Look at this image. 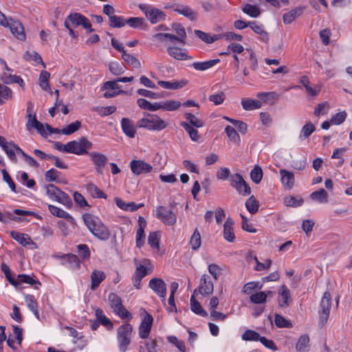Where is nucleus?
Masks as SVG:
<instances>
[{
  "mask_svg": "<svg viewBox=\"0 0 352 352\" xmlns=\"http://www.w3.org/2000/svg\"><path fill=\"white\" fill-rule=\"evenodd\" d=\"M63 265H67L68 267L73 269H78L80 267V261L75 254H67L63 257Z\"/></svg>",
  "mask_w": 352,
  "mask_h": 352,
  "instance_id": "nucleus-31",
  "label": "nucleus"
},
{
  "mask_svg": "<svg viewBox=\"0 0 352 352\" xmlns=\"http://www.w3.org/2000/svg\"><path fill=\"white\" fill-rule=\"evenodd\" d=\"M303 12V8L297 7L292 9L289 12L285 13L283 16V20L285 24H290L300 16Z\"/></svg>",
  "mask_w": 352,
  "mask_h": 352,
  "instance_id": "nucleus-22",
  "label": "nucleus"
},
{
  "mask_svg": "<svg viewBox=\"0 0 352 352\" xmlns=\"http://www.w3.org/2000/svg\"><path fill=\"white\" fill-rule=\"evenodd\" d=\"M148 287L160 298H162V301L164 302L165 298L166 296V284L165 282L157 278H153L150 280L148 283Z\"/></svg>",
  "mask_w": 352,
  "mask_h": 352,
  "instance_id": "nucleus-13",
  "label": "nucleus"
},
{
  "mask_svg": "<svg viewBox=\"0 0 352 352\" xmlns=\"http://www.w3.org/2000/svg\"><path fill=\"white\" fill-rule=\"evenodd\" d=\"M104 278L105 274L103 272L94 270L91 274V289L95 290Z\"/></svg>",
  "mask_w": 352,
  "mask_h": 352,
  "instance_id": "nucleus-28",
  "label": "nucleus"
},
{
  "mask_svg": "<svg viewBox=\"0 0 352 352\" xmlns=\"http://www.w3.org/2000/svg\"><path fill=\"white\" fill-rule=\"evenodd\" d=\"M181 126L188 132L190 139L192 141H198L199 139V135L198 134V131L197 129L192 127L187 122H183L181 123Z\"/></svg>",
  "mask_w": 352,
  "mask_h": 352,
  "instance_id": "nucleus-53",
  "label": "nucleus"
},
{
  "mask_svg": "<svg viewBox=\"0 0 352 352\" xmlns=\"http://www.w3.org/2000/svg\"><path fill=\"white\" fill-rule=\"evenodd\" d=\"M274 323L279 328H291L293 327L291 321L278 314L274 316Z\"/></svg>",
  "mask_w": 352,
  "mask_h": 352,
  "instance_id": "nucleus-46",
  "label": "nucleus"
},
{
  "mask_svg": "<svg viewBox=\"0 0 352 352\" xmlns=\"http://www.w3.org/2000/svg\"><path fill=\"white\" fill-rule=\"evenodd\" d=\"M121 126L126 135L129 138L135 137L136 130L129 119L125 118H122Z\"/></svg>",
  "mask_w": 352,
  "mask_h": 352,
  "instance_id": "nucleus-29",
  "label": "nucleus"
},
{
  "mask_svg": "<svg viewBox=\"0 0 352 352\" xmlns=\"http://www.w3.org/2000/svg\"><path fill=\"white\" fill-rule=\"evenodd\" d=\"M48 208L53 215L68 219L70 223L75 224V219L68 212L61 208L50 204L48 205Z\"/></svg>",
  "mask_w": 352,
  "mask_h": 352,
  "instance_id": "nucleus-23",
  "label": "nucleus"
},
{
  "mask_svg": "<svg viewBox=\"0 0 352 352\" xmlns=\"http://www.w3.org/2000/svg\"><path fill=\"white\" fill-rule=\"evenodd\" d=\"M225 132L230 141L235 144H239L240 136L233 127L227 126L225 129Z\"/></svg>",
  "mask_w": 352,
  "mask_h": 352,
  "instance_id": "nucleus-54",
  "label": "nucleus"
},
{
  "mask_svg": "<svg viewBox=\"0 0 352 352\" xmlns=\"http://www.w3.org/2000/svg\"><path fill=\"white\" fill-rule=\"evenodd\" d=\"M250 177L252 182L256 184L261 182L263 178V170L258 165H256L250 171Z\"/></svg>",
  "mask_w": 352,
  "mask_h": 352,
  "instance_id": "nucleus-49",
  "label": "nucleus"
},
{
  "mask_svg": "<svg viewBox=\"0 0 352 352\" xmlns=\"http://www.w3.org/2000/svg\"><path fill=\"white\" fill-rule=\"evenodd\" d=\"M84 222L94 236L101 241H107L110 237V231L100 219L91 214H85L82 216Z\"/></svg>",
  "mask_w": 352,
  "mask_h": 352,
  "instance_id": "nucleus-1",
  "label": "nucleus"
},
{
  "mask_svg": "<svg viewBox=\"0 0 352 352\" xmlns=\"http://www.w3.org/2000/svg\"><path fill=\"white\" fill-rule=\"evenodd\" d=\"M310 198L320 204H326L328 202V194L323 188L311 192L310 194Z\"/></svg>",
  "mask_w": 352,
  "mask_h": 352,
  "instance_id": "nucleus-34",
  "label": "nucleus"
},
{
  "mask_svg": "<svg viewBox=\"0 0 352 352\" xmlns=\"http://www.w3.org/2000/svg\"><path fill=\"white\" fill-rule=\"evenodd\" d=\"M158 85L162 87L167 89L175 90L178 89H181L186 86L188 83L187 80H182L181 81H173L168 82L164 80H159L157 82Z\"/></svg>",
  "mask_w": 352,
  "mask_h": 352,
  "instance_id": "nucleus-25",
  "label": "nucleus"
},
{
  "mask_svg": "<svg viewBox=\"0 0 352 352\" xmlns=\"http://www.w3.org/2000/svg\"><path fill=\"white\" fill-rule=\"evenodd\" d=\"M245 207L251 214H254L258 210L259 204L254 196H251L246 200Z\"/></svg>",
  "mask_w": 352,
  "mask_h": 352,
  "instance_id": "nucleus-50",
  "label": "nucleus"
},
{
  "mask_svg": "<svg viewBox=\"0 0 352 352\" xmlns=\"http://www.w3.org/2000/svg\"><path fill=\"white\" fill-rule=\"evenodd\" d=\"M88 155L94 165L96 173L98 174H102L103 169L108 162L107 157L99 152H91Z\"/></svg>",
  "mask_w": 352,
  "mask_h": 352,
  "instance_id": "nucleus-12",
  "label": "nucleus"
},
{
  "mask_svg": "<svg viewBox=\"0 0 352 352\" xmlns=\"http://www.w3.org/2000/svg\"><path fill=\"white\" fill-rule=\"evenodd\" d=\"M184 117L192 127L200 128L203 126L202 121L190 113H185Z\"/></svg>",
  "mask_w": 352,
  "mask_h": 352,
  "instance_id": "nucleus-51",
  "label": "nucleus"
},
{
  "mask_svg": "<svg viewBox=\"0 0 352 352\" xmlns=\"http://www.w3.org/2000/svg\"><path fill=\"white\" fill-rule=\"evenodd\" d=\"M81 125L80 121L76 120L74 122H72L67 125L66 127L61 129V133L65 135H70L76 131H78Z\"/></svg>",
  "mask_w": 352,
  "mask_h": 352,
  "instance_id": "nucleus-63",
  "label": "nucleus"
},
{
  "mask_svg": "<svg viewBox=\"0 0 352 352\" xmlns=\"http://www.w3.org/2000/svg\"><path fill=\"white\" fill-rule=\"evenodd\" d=\"M138 126L151 131H161L166 127V124L157 115L144 113V116L138 121Z\"/></svg>",
  "mask_w": 352,
  "mask_h": 352,
  "instance_id": "nucleus-3",
  "label": "nucleus"
},
{
  "mask_svg": "<svg viewBox=\"0 0 352 352\" xmlns=\"http://www.w3.org/2000/svg\"><path fill=\"white\" fill-rule=\"evenodd\" d=\"M155 215L157 219L166 225L173 226L177 221L176 214L170 210H168L167 208L162 206H160L156 208L155 210Z\"/></svg>",
  "mask_w": 352,
  "mask_h": 352,
  "instance_id": "nucleus-10",
  "label": "nucleus"
},
{
  "mask_svg": "<svg viewBox=\"0 0 352 352\" xmlns=\"http://www.w3.org/2000/svg\"><path fill=\"white\" fill-rule=\"evenodd\" d=\"M233 225L234 221L230 217L226 219L223 225V237L229 242H233L235 239Z\"/></svg>",
  "mask_w": 352,
  "mask_h": 352,
  "instance_id": "nucleus-18",
  "label": "nucleus"
},
{
  "mask_svg": "<svg viewBox=\"0 0 352 352\" xmlns=\"http://www.w3.org/2000/svg\"><path fill=\"white\" fill-rule=\"evenodd\" d=\"M201 235L197 228H195L190 240V244L192 249L194 250L199 249L201 245Z\"/></svg>",
  "mask_w": 352,
  "mask_h": 352,
  "instance_id": "nucleus-55",
  "label": "nucleus"
},
{
  "mask_svg": "<svg viewBox=\"0 0 352 352\" xmlns=\"http://www.w3.org/2000/svg\"><path fill=\"white\" fill-rule=\"evenodd\" d=\"M195 34L200 38L201 41L206 43H212L214 41L219 39V36L217 35H210L208 33H206L201 30H195Z\"/></svg>",
  "mask_w": 352,
  "mask_h": 352,
  "instance_id": "nucleus-43",
  "label": "nucleus"
},
{
  "mask_svg": "<svg viewBox=\"0 0 352 352\" xmlns=\"http://www.w3.org/2000/svg\"><path fill=\"white\" fill-rule=\"evenodd\" d=\"M274 292L272 291L267 292H258L255 294H252L250 296V300L254 304H261L266 301L268 296H272Z\"/></svg>",
  "mask_w": 352,
  "mask_h": 352,
  "instance_id": "nucleus-26",
  "label": "nucleus"
},
{
  "mask_svg": "<svg viewBox=\"0 0 352 352\" xmlns=\"http://www.w3.org/2000/svg\"><path fill=\"white\" fill-rule=\"evenodd\" d=\"M167 52L170 56L177 60H185L192 58L183 50L177 47L169 46L167 47Z\"/></svg>",
  "mask_w": 352,
  "mask_h": 352,
  "instance_id": "nucleus-19",
  "label": "nucleus"
},
{
  "mask_svg": "<svg viewBox=\"0 0 352 352\" xmlns=\"http://www.w3.org/2000/svg\"><path fill=\"white\" fill-rule=\"evenodd\" d=\"M153 317L147 314L142 319L138 328L139 336L142 339H146L148 337L153 323Z\"/></svg>",
  "mask_w": 352,
  "mask_h": 352,
  "instance_id": "nucleus-14",
  "label": "nucleus"
},
{
  "mask_svg": "<svg viewBox=\"0 0 352 352\" xmlns=\"http://www.w3.org/2000/svg\"><path fill=\"white\" fill-rule=\"evenodd\" d=\"M315 129L316 127L314 124H312L311 122H307L302 127V129L299 135V139L300 140H306L311 135V133L315 131Z\"/></svg>",
  "mask_w": 352,
  "mask_h": 352,
  "instance_id": "nucleus-42",
  "label": "nucleus"
},
{
  "mask_svg": "<svg viewBox=\"0 0 352 352\" xmlns=\"http://www.w3.org/2000/svg\"><path fill=\"white\" fill-rule=\"evenodd\" d=\"M68 146L69 149V153L82 155H88V151L92 148L93 144L86 138L82 137L77 140L69 142Z\"/></svg>",
  "mask_w": 352,
  "mask_h": 352,
  "instance_id": "nucleus-5",
  "label": "nucleus"
},
{
  "mask_svg": "<svg viewBox=\"0 0 352 352\" xmlns=\"http://www.w3.org/2000/svg\"><path fill=\"white\" fill-rule=\"evenodd\" d=\"M331 307V296L329 292H325L320 301L319 316L320 322L324 324L329 318Z\"/></svg>",
  "mask_w": 352,
  "mask_h": 352,
  "instance_id": "nucleus-9",
  "label": "nucleus"
},
{
  "mask_svg": "<svg viewBox=\"0 0 352 352\" xmlns=\"http://www.w3.org/2000/svg\"><path fill=\"white\" fill-rule=\"evenodd\" d=\"M126 24L133 28H141L144 30L146 28V23L144 19L141 17H131L126 21Z\"/></svg>",
  "mask_w": 352,
  "mask_h": 352,
  "instance_id": "nucleus-40",
  "label": "nucleus"
},
{
  "mask_svg": "<svg viewBox=\"0 0 352 352\" xmlns=\"http://www.w3.org/2000/svg\"><path fill=\"white\" fill-rule=\"evenodd\" d=\"M190 308L191 310L196 314L201 316H206L207 312L202 309L200 303L195 299V294H192L190 297Z\"/></svg>",
  "mask_w": 352,
  "mask_h": 352,
  "instance_id": "nucleus-38",
  "label": "nucleus"
},
{
  "mask_svg": "<svg viewBox=\"0 0 352 352\" xmlns=\"http://www.w3.org/2000/svg\"><path fill=\"white\" fill-rule=\"evenodd\" d=\"M214 290V285L210 277L208 274H203L201 277L199 285L197 289L193 292L194 294L199 292L201 295L206 296L212 294Z\"/></svg>",
  "mask_w": 352,
  "mask_h": 352,
  "instance_id": "nucleus-11",
  "label": "nucleus"
},
{
  "mask_svg": "<svg viewBox=\"0 0 352 352\" xmlns=\"http://www.w3.org/2000/svg\"><path fill=\"white\" fill-rule=\"evenodd\" d=\"M11 32L19 40L23 41L25 39V34L24 28L19 21H14L10 26Z\"/></svg>",
  "mask_w": 352,
  "mask_h": 352,
  "instance_id": "nucleus-27",
  "label": "nucleus"
},
{
  "mask_svg": "<svg viewBox=\"0 0 352 352\" xmlns=\"http://www.w3.org/2000/svg\"><path fill=\"white\" fill-rule=\"evenodd\" d=\"M148 243L153 248L159 249L160 247V234L158 232H151L148 237Z\"/></svg>",
  "mask_w": 352,
  "mask_h": 352,
  "instance_id": "nucleus-57",
  "label": "nucleus"
},
{
  "mask_svg": "<svg viewBox=\"0 0 352 352\" xmlns=\"http://www.w3.org/2000/svg\"><path fill=\"white\" fill-rule=\"evenodd\" d=\"M46 193L52 200L56 201L68 208L72 206V200L69 195L53 184H48L46 186Z\"/></svg>",
  "mask_w": 352,
  "mask_h": 352,
  "instance_id": "nucleus-6",
  "label": "nucleus"
},
{
  "mask_svg": "<svg viewBox=\"0 0 352 352\" xmlns=\"http://www.w3.org/2000/svg\"><path fill=\"white\" fill-rule=\"evenodd\" d=\"M24 58L26 60H34L37 63H41L42 65L45 67V65L43 63L41 56L35 51L32 52H26L24 54Z\"/></svg>",
  "mask_w": 352,
  "mask_h": 352,
  "instance_id": "nucleus-58",
  "label": "nucleus"
},
{
  "mask_svg": "<svg viewBox=\"0 0 352 352\" xmlns=\"http://www.w3.org/2000/svg\"><path fill=\"white\" fill-rule=\"evenodd\" d=\"M261 336L258 333L248 329L242 335V339L245 341H259Z\"/></svg>",
  "mask_w": 352,
  "mask_h": 352,
  "instance_id": "nucleus-62",
  "label": "nucleus"
},
{
  "mask_svg": "<svg viewBox=\"0 0 352 352\" xmlns=\"http://www.w3.org/2000/svg\"><path fill=\"white\" fill-rule=\"evenodd\" d=\"M309 337L305 334L301 336L296 344V350L297 352H308L309 351Z\"/></svg>",
  "mask_w": 352,
  "mask_h": 352,
  "instance_id": "nucleus-33",
  "label": "nucleus"
},
{
  "mask_svg": "<svg viewBox=\"0 0 352 352\" xmlns=\"http://www.w3.org/2000/svg\"><path fill=\"white\" fill-rule=\"evenodd\" d=\"M279 172L282 185L285 189L291 190L295 183L294 173L285 169H280Z\"/></svg>",
  "mask_w": 352,
  "mask_h": 352,
  "instance_id": "nucleus-16",
  "label": "nucleus"
},
{
  "mask_svg": "<svg viewBox=\"0 0 352 352\" xmlns=\"http://www.w3.org/2000/svg\"><path fill=\"white\" fill-rule=\"evenodd\" d=\"M133 327L129 323L120 326L116 331L118 346L120 352H126L131 342Z\"/></svg>",
  "mask_w": 352,
  "mask_h": 352,
  "instance_id": "nucleus-2",
  "label": "nucleus"
},
{
  "mask_svg": "<svg viewBox=\"0 0 352 352\" xmlns=\"http://www.w3.org/2000/svg\"><path fill=\"white\" fill-rule=\"evenodd\" d=\"M230 186L235 188L239 195L248 196L251 193V188L243 179L241 175L235 173L230 177Z\"/></svg>",
  "mask_w": 352,
  "mask_h": 352,
  "instance_id": "nucleus-8",
  "label": "nucleus"
},
{
  "mask_svg": "<svg viewBox=\"0 0 352 352\" xmlns=\"http://www.w3.org/2000/svg\"><path fill=\"white\" fill-rule=\"evenodd\" d=\"M181 102L177 100H168L160 102V109L165 111H175L181 106Z\"/></svg>",
  "mask_w": 352,
  "mask_h": 352,
  "instance_id": "nucleus-39",
  "label": "nucleus"
},
{
  "mask_svg": "<svg viewBox=\"0 0 352 352\" xmlns=\"http://www.w3.org/2000/svg\"><path fill=\"white\" fill-rule=\"evenodd\" d=\"M109 303L113 311L121 318H132L131 314L123 307L121 298L115 293H111L108 297Z\"/></svg>",
  "mask_w": 352,
  "mask_h": 352,
  "instance_id": "nucleus-7",
  "label": "nucleus"
},
{
  "mask_svg": "<svg viewBox=\"0 0 352 352\" xmlns=\"http://www.w3.org/2000/svg\"><path fill=\"white\" fill-rule=\"evenodd\" d=\"M12 98V91L7 86L0 84V105L5 102V100H10Z\"/></svg>",
  "mask_w": 352,
  "mask_h": 352,
  "instance_id": "nucleus-44",
  "label": "nucleus"
},
{
  "mask_svg": "<svg viewBox=\"0 0 352 352\" xmlns=\"http://www.w3.org/2000/svg\"><path fill=\"white\" fill-rule=\"evenodd\" d=\"M241 105L245 110L252 111L260 109L262 106V102L258 100L243 98L241 100Z\"/></svg>",
  "mask_w": 352,
  "mask_h": 352,
  "instance_id": "nucleus-30",
  "label": "nucleus"
},
{
  "mask_svg": "<svg viewBox=\"0 0 352 352\" xmlns=\"http://www.w3.org/2000/svg\"><path fill=\"white\" fill-rule=\"evenodd\" d=\"M10 235L12 239L16 240L23 246H27L28 245H36L35 243L32 241L30 237L26 234H22L16 231H12Z\"/></svg>",
  "mask_w": 352,
  "mask_h": 352,
  "instance_id": "nucleus-21",
  "label": "nucleus"
},
{
  "mask_svg": "<svg viewBox=\"0 0 352 352\" xmlns=\"http://www.w3.org/2000/svg\"><path fill=\"white\" fill-rule=\"evenodd\" d=\"M25 301L28 308L33 312L34 315L38 319L39 314L38 305L35 298L32 295H27L25 297Z\"/></svg>",
  "mask_w": 352,
  "mask_h": 352,
  "instance_id": "nucleus-41",
  "label": "nucleus"
},
{
  "mask_svg": "<svg viewBox=\"0 0 352 352\" xmlns=\"http://www.w3.org/2000/svg\"><path fill=\"white\" fill-rule=\"evenodd\" d=\"M96 316L98 321H99L102 325L106 326L109 329H112V322L108 318L105 316L102 309H96Z\"/></svg>",
  "mask_w": 352,
  "mask_h": 352,
  "instance_id": "nucleus-47",
  "label": "nucleus"
},
{
  "mask_svg": "<svg viewBox=\"0 0 352 352\" xmlns=\"http://www.w3.org/2000/svg\"><path fill=\"white\" fill-rule=\"evenodd\" d=\"M50 76V73L47 71H42L39 76L40 87L45 91L50 90V85L48 84Z\"/></svg>",
  "mask_w": 352,
  "mask_h": 352,
  "instance_id": "nucleus-61",
  "label": "nucleus"
},
{
  "mask_svg": "<svg viewBox=\"0 0 352 352\" xmlns=\"http://www.w3.org/2000/svg\"><path fill=\"white\" fill-rule=\"evenodd\" d=\"M35 129L38 133L43 137H47L48 135L52 133L53 128L47 124L44 126L42 123L39 122L38 126H36Z\"/></svg>",
  "mask_w": 352,
  "mask_h": 352,
  "instance_id": "nucleus-59",
  "label": "nucleus"
},
{
  "mask_svg": "<svg viewBox=\"0 0 352 352\" xmlns=\"http://www.w3.org/2000/svg\"><path fill=\"white\" fill-rule=\"evenodd\" d=\"M261 287H262V285H259L258 283L250 282V283H246L243 286V287L242 289V292H243L245 294H251L252 295V292L254 290L260 289H261Z\"/></svg>",
  "mask_w": 352,
  "mask_h": 352,
  "instance_id": "nucleus-64",
  "label": "nucleus"
},
{
  "mask_svg": "<svg viewBox=\"0 0 352 352\" xmlns=\"http://www.w3.org/2000/svg\"><path fill=\"white\" fill-rule=\"evenodd\" d=\"M249 27L256 33L261 36V39L265 42L269 40L268 34L265 31L264 27L261 24H258L256 21L250 22Z\"/></svg>",
  "mask_w": 352,
  "mask_h": 352,
  "instance_id": "nucleus-32",
  "label": "nucleus"
},
{
  "mask_svg": "<svg viewBox=\"0 0 352 352\" xmlns=\"http://www.w3.org/2000/svg\"><path fill=\"white\" fill-rule=\"evenodd\" d=\"M18 280L19 281V283H24L29 284L32 286H35V288H38L36 285H41V283L39 281L34 279L31 276L26 275V274H19L18 275Z\"/></svg>",
  "mask_w": 352,
  "mask_h": 352,
  "instance_id": "nucleus-60",
  "label": "nucleus"
},
{
  "mask_svg": "<svg viewBox=\"0 0 352 352\" xmlns=\"http://www.w3.org/2000/svg\"><path fill=\"white\" fill-rule=\"evenodd\" d=\"M139 228L136 232V246L141 248L143 245L142 239L144 238V229L146 226V221L142 217L138 218Z\"/></svg>",
  "mask_w": 352,
  "mask_h": 352,
  "instance_id": "nucleus-20",
  "label": "nucleus"
},
{
  "mask_svg": "<svg viewBox=\"0 0 352 352\" xmlns=\"http://www.w3.org/2000/svg\"><path fill=\"white\" fill-rule=\"evenodd\" d=\"M292 301L290 291L283 285L278 289V303L281 307H288Z\"/></svg>",
  "mask_w": 352,
  "mask_h": 352,
  "instance_id": "nucleus-17",
  "label": "nucleus"
},
{
  "mask_svg": "<svg viewBox=\"0 0 352 352\" xmlns=\"http://www.w3.org/2000/svg\"><path fill=\"white\" fill-rule=\"evenodd\" d=\"M125 67L122 63L118 62H111L109 65V71L116 76H119L124 73Z\"/></svg>",
  "mask_w": 352,
  "mask_h": 352,
  "instance_id": "nucleus-48",
  "label": "nucleus"
},
{
  "mask_svg": "<svg viewBox=\"0 0 352 352\" xmlns=\"http://www.w3.org/2000/svg\"><path fill=\"white\" fill-rule=\"evenodd\" d=\"M219 59H212L204 62H194L191 66L197 71L204 72L214 67L219 62Z\"/></svg>",
  "mask_w": 352,
  "mask_h": 352,
  "instance_id": "nucleus-24",
  "label": "nucleus"
},
{
  "mask_svg": "<svg viewBox=\"0 0 352 352\" xmlns=\"http://www.w3.org/2000/svg\"><path fill=\"white\" fill-rule=\"evenodd\" d=\"M138 8L144 14L146 19L152 23L156 24L166 19V14L161 10L145 3H140Z\"/></svg>",
  "mask_w": 352,
  "mask_h": 352,
  "instance_id": "nucleus-4",
  "label": "nucleus"
},
{
  "mask_svg": "<svg viewBox=\"0 0 352 352\" xmlns=\"http://www.w3.org/2000/svg\"><path fill=\"white\" fill-rule=\"evenodd\" d=\"M130 165L131 171L135 175L146 174L152 170V166L142 160H132Z\"/></svg>",
  "mask_w": 352,
  "mask_h": 352,
  "instance_id": "nucleus-15",
  "label": "nucleus"
},
{
  "mask_svg": "<svg viewBox=\"0 0 352 352\" xmlns=\"http://www.w3.org/2000/svg\"><path fill=\"white\" fill-rule=\"evenodd\" d=\"M175 12L184 15L191 21H195L197 17V13L188 6H181L175 9Z\"/></svg>",
  "mask_w": 352,
  "mask_h": 352,
  "instance_id": "nucleus-37",
  "label": "nucleus"
},
{
  "mask_svg": "<svg viewBox=\"0 0 352 352\" xmlns=\"http://www.w3.org/2000/svg\"><path fill=\"white\" fill-rule=\"evenodd\" d=\"M243 12L248 14L251 17L256 18L258 17L260 14V10L258 8H257L256 6H253L249 3H247L244 6L243 8Z\"/></svg>",
  "mask_w": 352,
  "mask_h": 352,
  "instance_id": "nucleus-52",
  "label": "nucleus"
},
{
  "mask_svg": "<svg viewBox=\"0 0 352 352\" xmlns=\"http://www.w3.org/2000/svg\"><path fill=\"white\" fill-rule=\"evenodd\" d=\"M137 103L141 109L145 110L154 111L160 109V102H154L152 104L146 99L139 98Z\"/></svg>",
  "mask_w": 352,
  "mask_h": 352,
  "instance_id": "nucleus-35",
  "label": "nucleus"
},
{
  "mask_svg": "<svg viewBox=\"0 0 352 352\" xmlns=\"http://www.w3.org/2000/svg\"><path fill=\"white\" fill-rule=\"evenodd\" d=\"M86 189L94 198L107 199V195L99 188L93 183H89L86 185Z\"/></svg>",
  "mask_w": 352,
  "mask_h": 352,
  "instance_id": "nucleus-36",
  "label": "nucleus"
},
{
  "mask_svg": "<svg viewBox=\"0 0 352 352\" xmlns=\"http://www.w3.org/2000/svg\"><path fill=\"white\" fill-rule=\"evenodd\" d=\"M122 57L126 63H127L129 65H130L133 67L137 68V69L141 67V63H140V60L136 57L133 56L132 54H128V53H126V52H125L122 54Z\"/></svg>",
  "mask_w": 352,
  "mask_h": 352,
  "instance_id": "nucleus-45",
  "label": "nucleus"
},
{
  "mask_svg": "<svg viewBox=\"0 0 352 352\" xmlns=\"http://www.w3.org/2000/svg\"><path fill=\"white\" fill-rule=\"evenodd\" d=\"M173 28L177 34V36L179 39V43L182 44H185L186 34L184 28L179 23H173Z\"/></svg>",
  "mask_w": 352,
  "mask_h": 352,
  "instance_id": "nucleus-56",
  "label": "nucleus"
}]
</instances>
